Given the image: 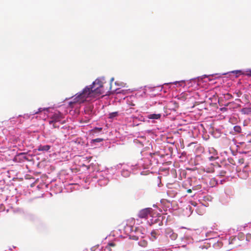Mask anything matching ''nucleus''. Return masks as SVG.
<instances>
[{"label": "nucleus", "instance_id": "18", "mask_svg": "<svg viewBox=\"0 0 251 251\" xmlns=\"http://www.w3.org/2000/svg\"><path fill=\"white\" fill-rule=\"evenodd\" d=\"M238 162L240 164H243L244 162V158H240L238 160Z\"/></svg>", "mask_w": 251, "mask_h": 251}, {"label": "nucleus", "instance_id": "3", "mask_svg": "<svg viewBox=\"0 0 251 251\" xmlns=\"http://www.w3.org/2000/svg\"><path fill=\"white\" fill-rule=\"evenodd\" d=\"M151 213V210L150 208H145L140 210L138 214V217L140 218H145L147 219L148 216Z\"/></svg>", "mask_w": 251, "mask_h": 251}, {"label": "nucleus", "instance_id": "23", "mask_svg": "<svg viewBox=\"0 0 251 251\" xmlns=\"http://www.w3.org/2000/svg\"><path fill=\"white\" fill-rule=\"evenodd\" d=\"M226 96L228 97V98L232 97L231 95H230V94H229L228 93L226 94Z\"/></svg>", "mask_w": 251, "mask_h": 251}, {"label": "nucleus", "instance_id": "2", "mask_svg": "<svg viewBox=\"0 0 251 251\" xmlns=\"http://www.w3.org/2000/svg\"><path fill=\"white\" fill-rule=\"evenodd\" d=\"M63 118V115L59 112L54 113L50 118V120L49 121L50 125H51L53 122H59Z\"/></svg>", "mask_w": 251, "mask_h": 251}, {"label": "nucleus", "instance_id": "15", "mask_svg": "<svg viewBox=\"0 0 251 251\" xmlns=\"http://www.w3.org/2000/svg\"><path fill=\"white\" fill-rule=\"evenodd\" d=\"M147 242L144 240L143 242H141L140 243V245L143 246V247H145L147 245Z\"/></svg>", "mask_w": 251, "mask_h": 251}, {"label": "nucleus", "instance_id": "19", "mask_svg": "<svg viewBox=\"0 0 251 251\" xmlns=\"http://www.w3.org/2000/svg\"><path fill=\"white\" fill-rule=\"evenodd\" d=\"M131 238L133 240H138V237L136 236H132Z\"/></svg>", "mask_w": 251, "mask_h": 251}, {"label": "nucleus", "instance_id": "5", "mask_svg": "<svg viewBox=\"0 0 251 251\" xmlns=\"http://www.w3.org/2000/svg\"><path fill=\"white\" fill-rule=\"evenodd\" d=\"M168 106L169 107L170 109L176 111L179 107V104L176 101H171L168 103Z\"/></svg>", "mask_w": 251, "mask_h": 251}, {"label": "nucleus", "instance_id": "6", "mask_svg": "<svg viewBox=\"0 0 251 251\" xmlns=\"http://www.w3.org/2000/svg\"><path fill=\"white\" fill-rule=\"evenodd\" d=\"M93 108V105L92 104H88L85 106L84 109L85 114L91 116L92 114Z\"/></svg>", "mask_w": 251, "mask_h": 251}, {"label": "nucleus", "instance_id": "25", "mask_svg": "<svg viewBox=\"0 0 251 251\" xmlns=\"http://www.w3.org/2000/svg\"><path fill=\"white\" fill-rule=\"evenodd\" d=\"M239 94H238V97H240V95H241V92H239Z\"/></svg>", "mask_w": 251, "mask_h": 251}, {"label": "nucleus", "instance_id": "24", "mask_svg": "<svg viewBox=\"0 0 251 251\" xmlns=\"http://www.w3.org/2000/svg\"><path fill=\"white\" fill-rule=\"evenodd\" d=\"M245 97L246 99H247L248 100H249V99H247L248 96L247 95H245Z\"/></svg>", "mask_w": 251, "mask_h": 251}, {"label": "nucleus", "instance_id": "4", "mask_svg": "<svg viewBox=\"0 0 251 251\" xmlns=\"http://www.w3.org/2000/svg\"><path fill=\"white\" fill-rule=\"evenodd\" d=\"M165 232L166 236L167 237L170 238L172 240H175L177 237V234L174 233L171 228H167Z\"/></svg>", "mask_w": 251, "mask_h": 251}, {"label": "nucleus", "instance_id": "26", "mask_svg": "<svg viewBox=\"0 0 251 251\" xmlns=\"http://www.w3.org/2000/svg\"><path fill=\"white\" fill-rule=\"evenodd\" d=\"M239 94H238V97H240V95H241V92H239Z\"/></svg>", "mask_w": 251, "mask_h": 251}, {"label": "nucleus", "instance_id": "10", "mask_svg": "<svg viewBox=\"0 0 251 251\" xmlns=\"http://www.w3.org/2000/svg\"><path fill=\"white\" fill-rule=\"evenodd\" d=\"M157 233L155 230H153L151 232V240H154L156 239Z\"/></svg>", "mask_w": 251, "mask_h": 251}, {"label": "nucleus", "instance_id": "9", "mask_svg": "<svg viewBox=\"0 0 251 251\" xmlns=\"http://www.w3.org/2000/svg\"><path fill=\"white\" fill-rule=\"evenodd\" d=\"M234 130L238 133H240L241 132V131H242V129H241V127L240 126H234Z\"/></svg>", "mask_w": 251, "mask_h": 251}, {"label": "nucleus", "instance_id": "16", "mask_svg": "<svg viewBox=\"0 0 251 251\" xmlns=\"http://www.w3.org/2000/svg\"><path fill=\"white\" fill-rule=\"evenodd\" d=\"M57 122H53V123H52L51 125H52V126L54 128H58L59 127V125H57Z\"/></svg>", "mask_w": 251, "mask_h": 251}, {"label": "nucleus", "instance_id": "20", "mask_svg": "<svg viewBox=\"0 0 251 251\" xmlns=\"http://www.w3.org/2000/svg\"><path fill=\"white\" fill-rule=\"evenodd\" d=\"M95 129L97 130L98 131H100L102 130V128L101 127H96L95 128Z\"/></svg>", "mask_w": 251, "mask_h": 251}, {"label": "nucleus", "instance_id": "13", "mask_svg": "<svg viewBox=\"0 0 251 251\" xmlns=\"http://www.w3.org/2000/svg\"><path fill=\"white\" fill-rule=\"evenodd\" d=\"M103 141V139L102 138H97L93 140L94 142H100Z\"/></svg>", "mask_w": 251, "mask_h": 251}, {"label": "nucleus", "instance_id": "11", "mask_svg": "<svg viewBox=\"0 0 251 251\" xmlns=\"http://www.w3.org/2000/svg\"><path fill=\"white\" fill-rule=\"evenodd\" d=\"M118 115V112H112V113H111L109 114V118H112L114 117H116Z\"/></svg>", "mask_w": 251, "mask_h": 251}, {"label": "nucleus", "instance_id": "1", "mask_svg": "<svg viewBox=\"0 0 251 251\" xmlns=\"http://www.w3.org/2000/svg\"><path fill=\"white\" fill-rule=\"evenodd\" d=\"M103 84L101 79H96L91 85L85 87L81 93L74 96L73 101L70 102V105L75 103H82L86 101L87 98H95L97 96L103 94Z\"/></svg>", "mask_w": 251, "mask_h": 251}, {"label": "nucleus", "instance_id": "21", "mask_svg": "<svg viewBox=\"0 0 251 251\" xmlns=\"http://www.w3.org/2000/svg\"><path fill=\"white\" fill-rule=\"evenodd\" d=\"M41 108H40V109H38V111H37V112H35V113H35V114H37V113H38L39 112H41Z\"/></svg>", "mask_w": 251, "mask_h": 251}, {"label": "nucleus", "instance_id": "27", "mask_svg": "<svg viewBox=\"0 0 251 251\" xmlns=\"http://www.w3.org/2000/svg\"><path fill=\"white\" fill-rule=\"evenodd\" d=\"M239 94H238V97H240V95H241V92H239Z\"/></svg>", "mask_w": 251, "mask_h": 251}, {"label": "nucleus", "instance_id": "8", "mask_svg": "<svg viewBox=\"0 0 251 251\" xmlns=\"http://www.w3.org/2000/svg\"><path fill=\"white\" fill-rule=\"evenodd\" d=\"M160 117H161V115L159 114H150L148 116V118L151 119H158L160 118Z\"/></svg>", "mask_w": 251, "mask_h": 251}, {"label": "nucleus", "instance_id": "14", "mask_svg": "<svg viewBox=\"0 0 251 251\" xmlns=\"http://www.w3.org/2000/svg\"><path fill=\"white\" fill-rule=\"evenodd\" d=\"M208 170L206 171L208 173H213L214 172V169L212 166L210 168H208Z\"/></svg>", "mask_w": 251, "mask_h": 251}, {"label": "nucleus", "instance_id": "22", "mask_svg": "<svg viewBox=\"0 0 251 251\" xmlns=\"http://www.w3.org/2000/svg\"><path fill=\"white\" fill-rule=\"evenodd\" d=\"M187 193H190L192 192V190L191 189H189L187 190Z\"/></svg>", "mask_w": 251, "mask_h": 251}, {"label": "nucleus", "instance_id": "28", "mask_svg": "<svg viewBox=\"0 0 251 251\" xmlns=\"http://www.w3.org/2000/svg\"><path fill=\"white\" fill-rule=\"evenodd\" d=\"M214 159H215V158H214V157H211L210 158V160Z\"/></svg>", "mask_w": 251, "mask_h": 251}, {"label": "nucleus", "instance_id": "12", "mask_svg": "<svg viewBox=\"0 0 251 251\" xmlns=\"http://www.w3.org/2000/svg\"><path fill=\"white\" fill-rule=\"evenodd\" d=\"M115 246V244L114 243H110L108 244L106 248L108 249V250L110 251V247H114Z\"/></svg>", "mask_w": 251, "mask_h": 251}, {"label": "nucleus", "instance_id": "17", "mask_svg": "<svg viewBox=\"0 0 251 251\" xmlns=\"http://www.w3.org/2000/svg\"><path fill=\"white\" fill-rule=\"evenodd\" d=\"M226 174V172L225 171H221L220 173V176H224Z\"/></svg>", "mask_w": 251, "mask_h": 251}, {"label": "nucleus", "instance_id": "7", "mask_svg": "<svg viewBox=\"0 0 251 251\" xmlns=\"http://www.w3.org/2000/svg\"><path fill=\"white\" fill-rule=\"evenodd\" d=\"M50 149V145H40L38 148L39 151H48Z\"/></svg>", "mask_w": 251, "mask_h": 251}]
</instances>
